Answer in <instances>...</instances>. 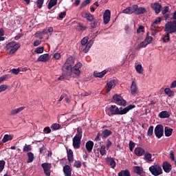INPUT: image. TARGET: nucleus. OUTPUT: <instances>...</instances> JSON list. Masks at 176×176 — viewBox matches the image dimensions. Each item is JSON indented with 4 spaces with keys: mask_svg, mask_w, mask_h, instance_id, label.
Instances as JSON below:
<instances>
[{
    "mask_svg": "<svg viewBox=\"0 0 176 176\" xmlns=\"http://www.w3.org/2000/svg\"><path fill=\"white\" fill-rule=\"evenodd\" d=\"M135 105L129 104L126 107H118L116 105H111L106 109L107 114L109 116H112V115H126L131 109H134Z\"/></svg>",
    "mask_w": 176,
    "mask_h": 176,
    "instance_id": "obj_1",
    "label": "nucleus"
},
{
    "mask_svg": "<svg viewBox=\"0 0 176 176\" xmlns=\"http://www.w3.org/2000/svg\"><path fill=\"white\" fill-rule=\"evenodd\" d=\"M80 68H82V64L78 62L73 67H72L71 70H68L64 73V75H65L68 79H69V78H79L80 76Z\"/></svg>",
    "mask_w": 176,
    "mask_h": 176,
    "instance_id": "obj_2",
    "label": "nucleus"
},
{
    "mask_svg": "<svg viewBox=\"0 0 176 176\" xmlns=\"http://www.w3.org/2000/svg\"><path fill=\"white\" fill-rule=\"evenodd\" d=\"M83 132L82 128L78 127L77 129V133L73 138V146L74 149H79L80 148V141L82 140V135Z\"/></svg>",
    "mask_w": 176,
    "mask_h": 176,
    "instance_id": "obj_3",
    "label": "nucleus"
},
{
    "mask_svg": "<svg viewBox=\"0 0 176 176\" xmlns=\"http://www.w3.org/2000/svg\"><path fill=\"white\" fill-rule=\"evenodd\" d=\"M20 43H17L16 41H12L6 45V49L10 50V54H14L20 49Z\"/></svg>",
    "mask_w": 176,
    "mask_h": 176,
    "instance_id": "obj_4",
    "label": "nucleus"
},
{
    "mask_svg": "<svg viewBox=\"0 0 176 176\" xmlns=\"http://www.w3.org/2000/svg\"><path fill=\"white\" fill-rule=\"evenodd\" d=\"M113 102L119 105L120 107H126L127 105V101L122 97L120 94H116L113 96Z\"/></svg>",
    "mask_w": 176,
    "mask_h": 176,
    "instance_id": "obj_5",
    "label": "nucleus"
},
{
    "mask_svg": "<svg viewBox=\"0 0 176 176\" xmlns=\"http://www.w3.org/2000/svg\"><path fill=\"white\" fill-rule=\"evenodd\" d=\"M75 64V60L74 59V57L69 56L63 65V70L65 71V74L68 71H71L72 69V67Z\"/></svg>",
    "mask_w": 176,
    "mask_h": 176,
    "instance_id": "obj_6",
    "label": "nucleus"
},
{
    "mask_svg": "<svg viewBox=\"0 0 176 176\" xmlns=\"http://www.w3.org/2000/svg\"><path fill=\"white\" fill-rule=\"evenodd\" d=\"M53 32V28L49 27L47 29H44L43 32L36 33V36H38L39 39H43L45 35H46V39H49V34L52 35Z\"/></svg>",
    "mask_w": 176,
    "mask_h": 176,
    "instance_id": "obj_7",
    "label": "nucleus"
},
{
    "mask_svg": "<svg viewBox=\"0 0 176 176\" xmlns=\"http://www.w3.org/2000/svg\"><path fill=\"white\" fill-rule=\"evenodd\" d=\"M164 31L168 34H173L176 32V21L168 22L165 25Z\"/></svg>",
    "mask_w": 176,
    "mask_h": 176,
    "instance_id": "obj_8",
    "label": "nucleus"
},
{
    "mask_svg": "<svg viewBox=\"0 0 176 176\" xmlns=\"http://www.w3.org/2000/svg\"><path fill=\"white\" fill-rule=\"evenodd\" d=\"M93 43H94V41L93 40H91L89 41V37L85 36L81 40V45L82 46H85L86 45L85 48L83 50L84 53H87L89 50H90V47L93 46Z\"/></svg>",
    "mask_w": 176,
    "mask_h": 176,
    "instance_id": "obj_9",
    "label": "nucleus"
},
{
    "mask_svg": "<svg viewBox=\"0 0 176 176\" xmlns=\"http://www.w3.org/2000/svg\"><path fill=\"white\" fill-rule=\"evenodd\" d=\"M149 170L151 174L155 176H159L161 175V174H163V169H162V166L160 164L150 166Z\"/></svg>",
    "mask_w": 176,
    "mask_h": 176,
    "instance_id": "obj_10",
    "label": "nucleus"
},
{
    "mask_svg": "<svg viewBox=\"0 0 176 176\" xmlns=\"http://www.w3.org/2000/svg\"><path fill=\"white\" fill-rule=\"evenodd\" d=\"M154 133L157 138H162L164 134V126L162 124L157 125L154 129Z\"/></svg>",
    "mask_w": 176,
    "mask_h": 176,
    "instance_id": "obj_11",
    "label": "nucleus"
},
{
    "mask_svg": "<svg viewBox=\"0 0 176 176\" xmlns=\"http://www.w3.org/2000/svg\"><path fill=\"white\" fill-rule=\"evenodd\" d=\"M138 86L137 85V82L135 81V78H133L131 85V94L132 96H137L138 94Z\"/></svg>",
    "mask_w": 176,
    "mask_h": 176,
    "instance_id": "obj_12",
    "label": "nucleus"
},
{
    "mask_svg": "<svg viewBox=\"0 0 176 176\" xmlns=\"http://www.w3.org/2000/svg\"><path fill=\"white\" fill-rule=\"evenodd\" d=\"M41 167L43 168L44 174H45L46 176H50V174H51L50 170H52V164L43 163L41 164Z\"/></svg>",
    "mask_w": 176,
    "mask_h": 176,
    "instance_id": "obj_13",
    "label": "nucleus"
},
{
    "mask_svg": "<svg viewBox=\"0 0 176 176\" xmlns=\"http://www.w3.org/2000/svg\"><path fill=\"white\" fill-rule=\"evenodd\" d=\"M137 10V5H133L132 6L128 7L122 10V13H124L125 14H133V13H135Z\"/></svg>",
    "mask_w": 176,
    "mask_h": 176,
    "instance_id": "obj_14",
    "label": "nucleus"
},
{
    "mask_svg": "<svg viewBox=\"0 0 176 176\" xmlns=\"http://www.w3.org/2000/svg\"><path fill=\"white\" fill-rule=\"evenodd\" d=\"M111 21V10H106L103 14V23L108 24Z\"/></svg>",
    "mask_w": 176,
    "mask_h": 176,
    "instance_id": "obj_15",
    "label": "nucleus"
},
{
    "mask_svg": "<svg viewBox=\"0 0 176 176\" xmlns=\"http://www.w3.org/2000/svg\"><path fill=\"white\" fill-rule=\"evenodd\" d=\"M118 85V80H111L107 82V93H109L111 91V89L115 88V87Z\"/></svg>",
    "mask_w": 176,
    "mask_h": 176,
    "instance_id": "obj_16",
    "label": "nucleus"
},
{
    "mask_svg": "<svg viewBox=\"0 0 176 176\" xmlns=\"http://www.w3.org/2000/svg\"><path fill=\"white\" fill-rule=\"evenodd\" d=\"M82 17L84 19H87L88 21H93L94 20V16L93 14H90L89 12L84 11L81 13Z\"/></svg>",
    "mask_w": 176,
    "mask_h": 176,
    "instance_id": "obj_17",
    "label": "nucleus"
},
{
    "mask_svg": "<svg viewBox=\"0 0 176 176\" xmlns=\"http://www.w3.org/2000/svg\"><path fill=\"white\" fill-rule=\"evenodd\" d=\"M162 168L165 173H170L173 168V166L168 162L165 161L162 164Z\"/></svg>",
    "mask_w": 176,
    "mask_h": 176,
    "instance_id": "obj_18",
    "label": "nucleus"
},
{
    "mask_svg": "<svg viewBox=\"0 0 176 176\" xmlns=\"http://www.w3.org/2000/svg\"><path fill=\"white\" fill-rule=\"evenodd\" d=\"M134 153L139 157L144 156V155H145V149H144L142 147H136L134 150Z\"/></svg>",
    "mask_w": 176,
    "mask_h": 176,
    "instance_id": "obj_19",
    "label": "nucleus"
},
{
    "mask_svg": "<svg viewBox=\"0 0 176 176\" xmlns=\"http://www.w3.org/2000/svg\"><path fill=\"white\" fill-rule=\"evenodd\" d=\"M37 60L41 63H47V61L50 60V55H49V54H42L38 58Z\"/></svg>",
    "mask_w": 176,
    "mask_h": 176,
    "instance_id": "obj_20",
    "label": "nucleus"
},
{
    "mask_svg": "<svg viewBox=\"0 0 176 176\" xmlns=\"http://www.w3.org/2000/svg\"><path fill=\"white\" fill-rule=\"evenodd\" d=\"M151 8L153 9V10H155L157 14H159L162 10V5H160L159 3H153L151 4Z\"/></svg>",
    "mask_w": 176,
    "mask_h": 176,
    "instance_id": "obj_21",
    "label": "nucleus"
},
{
    "mask_svg": "<svg viewBox=\"0 0 176 176\" xmlns=\"http://www.w3.org/2000/svg\"><path fill=\"white\" fill-rule=\"evenodd\" d=\"M63 173L65 176H72V168L69 165H65L63 167Z\"/></svg>",
    "mask_w": 176,
    "mask_h": 176,
    "instance_id": "obj_22",
    "label": "nucleus"
},
{
    "mask_svg": "<svg viewBox=\"0 0 176 176\" xmlns=\"http://www.w3.org/2000/svg\"><path fill=\"white\" fill-rule=\"evenodd\" d=\"M144 160L146 162V163H152L153 162V158L152 157V154L149 152H146L144 154Z\"/></svg>",
    "mask_w": 176,
    "mask_h": 176,
    "instance_id": "obj_23",
    "label": "nucleus"
},
{
    "mask_svg": "<svg viewBox=\"0 0 176 176\" xmlns=\"http://www.w3.org/2000/svg\"><path fill=\"white\" fill-rule=\"evenodd\" d=\"M93 146H94V142L93 141L89 140L86 142L85 148L88 153H91V151H93Z\"/></svg>",
    "mask_w": 176,
    "mask_h": 176,
    "instance_id": "obj_24",
    "label": "nucleus"
},
{
    "mask_svg": "<svg viewBox=\"0 0 176 176\" xmlns=\"http://www.w3.org/2000/svg\"><path fill=\"white\" fill-rule=\"evenodd\" d=\"M25 109V107H21L19 108L14 109L10 112V115L12 116L14 115H17V113H20V112H23Z\"/></svg>",
    "mask_w": 176,
    "mask_h": 176,
    "instance_id": "obj_25",
    "label": "nucleus"
},
{
    "mask_svg": "<svg viewBox=\"0 0 176 176\" xmlns=\"http://www.w3.org/2000/svg\"><path fill=\"white\" fill-rule=\"evenodd\" d=\"M133 171L135 173V174H138V175H144V169L141 166H134Z\"/></svg>",
    "mask_w": 176,
    "mask_h": 176,
    "instance_id": "obj_26",
    "label": "nucleus"
},
{
    "mask_svg": "<svg viewBox=\"0 0 176 176\" xmlns=\"http://www.w3.org/2000/svg\"><path fill=\"white\" fill-rule=\"evenodd\" d=\"M145 13H146V8L144 7H138V5H136L135 14H145Z\"/></svg>",
    "mask_w": 176,
    "mask_h": 176,
    "instance_id": "obj_27",
    "label": "nucleus"
},
{
    "mask_svg": "<svg viewBox=\"0 0 176 176\" xmlns=\"http://www.w3.org/2000/svg\"><path fill=\"white\" fill-rule=\"evenodd\" d=\"M107 162L111 168H115V167H116V162H115L113 157H108Z\"/></svg>",
    "mask_w": 176,
    "mask_h": 176,
    "instance_id": "obj_28",
    "label": "nucleus"
},
{
    "mask_svg": "<svg viewBox=\"0 0 176 176\" xmlns=\"http://www.w3.org/2000/svg\"><path fill=\"white\" fill-rule=\"evenodd\" d=\"M173 131L174 130L169 126L164 127V134L166 137H171L173 135Z\"/></svg>",
    "mask_w": 176,
    "mask_h": 176,
    "instance_id": "obj_29",
    "label": "nucleus"
},
{
    "mask_svg": "<svg viewBox=\"0 0 176 176\" xmlns=\"http://www.w3.org/2000/svg\"><path fill=\"white\" fill-rule=\"evenodd\" d=\"M159 118H161V119L170 118V113L167 111H163L159 113Z\"/></svg>",
    "mask_w": 176,
    "mask_h": 176,
    "instance_id": "obj_30",
    "label": "nucleus"
},
{
    "mask_svg": "<svg viewBox=\"0 0 176 176\" xmlns=\"http://www.w3.org/2000/svg\"><path fill=\"white\" fill-rule=\"evenodd\" d=\"M67 160L69 162H74V151L71 149L67 150Z\"/></svg>",
    "mask_w": 176,
    "mask_h": 176,
    "instance_id": "obj_31",
    "label": "nucleus"
},
{
    "mask_svg": "<svg viewBox=\"0 0 176 176\" xmlns=\"http://www.w3.org/2000/svg\"><path fill=\"white\" fill-rule=\"evenodd\" d=\"M107 74L106 70H104L101 72H95L94 73V76H96V78H104Z\"/></svg>",
    "mask_w": 176,
    "mask_h": 176,
    "instance_id": "obj_32",
    "label": "nucleus"
},
{
    "mask_svg": "<svg viewBox=\"0 0 176 176\" xmlns=\"http://www.w3.org/2000/svg\"><path fill=\"white\" fill-rule=\"evenodd\" d=\"M162 17H157L151 25L152 28H157V25L158 24H160V23H162Z\"/></svg>",
    "mask_w": 176,
    "mask_h": 176,
    "instance_id": "obj_33",
    "label": "nucleus"
},
{
    "mask_svg": "<svg viewBox=\"0 0 176 176\" xmlns=\"http://www.w3.org/2000/svg\"><path fill=\"white\" fill-rule=\"evenodd\" d=\"M165 94H167L168 97H174L175 93L170 88H165L164 89Z\"/></svg>",
    "mask_w": 176,
    "mask_h": 176,
    "instance_id": "obj_34",
    "label": "nucleus"
},
{
    "mask_svg": "<svg viewBox=\"0 0 176 176\" xmlns=\"http://www.w3.org/2000/svg\"><path fill=\"white\" fill-rule=\"evenodd\" d=\"M13 140V136L12 135L6 134L2 140V142L5 144V142H8V141H12Z\"/></svg>",
    "mask_w": 176,
    "mask_h": 176,
    "instance_id": "obj_35",
    "label": "nucleus"
},
{
    "mask_svg": "<svg viewBox=\"0 0 176 176\" xmlns=\"http://www.w3.org/2000/svg\"><path fill=\"white\" fill-rule=\"evenodd\" d=\"M99 152L102 156H105L107 155V147L105 145H102L99 148Z\"/></svg>",
    "mask_w": 176,
    "mask_h": 176,
    "instance_id": "obj_36",
    "label": "nucleus"
},
{
    "mask_svg": "<svg viewBox=\"0 0 176 176\" xmlns=\"http://www.w3.org/2000/svg\"><path fill=\"white\" fill-rule=\"evenodd\" d=\"M27 155L28 157L27 163H32L34 159V153H32V152H28Z\"/></svg>",
    "mask_w": 176,
    "mask_h": 176,
    "instance_id": "obj_37",
    "label": "nucleus"
},
{
    "mask_svg": "<svg viewBox=\"0 0 176 176\" xmlns=\"http://www.w3.org/2000/svg\"><path fill=\"white\" fill-rule=\"evenodd\" d=\"M32 151V146L31 144H25V146L23 148V152L27 153V152H31Z\"/></svg>",
    "mask_w": 176,
    "mask_h": 176,
    "instance_id": "obj_38",
    "label": "nucleus"
},
{
    "mask_svg": "<svg viewBox=\"0 0 176 176\" xmlns=\"http://www.w3.org/2000/svg\"><path fill=\"white\" fill-rule=\"evenodd\" d=\"M148 46V44L145 41L140 43L138 46L135 47V50H140V49H142V47H146Z\"/></svg>",
    "mask_w": 176,
    "mask_h": 176,
    "instance_id": "obj_39",
    "label": "nucleus"
},
{
    "mask_svg": "<svg viewBox=\"0 0 176 176\" xmlns=\"http://www.w3.org/2000/svg\"><path fill=\"white\" fill-rule=\"evenodd\" d=\"M45 52V47H38L34 50V53L36 54H42Z\"/></svg>",
    "mask_w": 176,
    "mask_h": 176,
    "instance_id": "obj_40",
    "label": "nucleus"
},
{
    "mask_svg": "<svg viewBox=\"0 0 176 176\" xmlns=\"http://www.w3.org/2000/svg\"><path fill=\"white\" fill-rule=\"evenodd\" d=\"M111 134L112 131L108 129H105L102 131V135L104 138H108V137H109V135H111Z\"/></svg>",
    "mask_w": 176,
    "mask_h": 176,
    "instance_id": "obj_41",
    "label": "nucleus"
},
{
    "mask_svg": "<svg viewBox=\"0 0 176 176\" xmlns=\"http://www.w3.org/2000/svg\"><path fill=\"white\" fill-rule=\"evenodd\" d=\"M51 129L53 131H56V130H60L61 129V125L58 123H54L51 125Z\"/></svg>",
    "mask_w": 176,
    "mask_h": 176,
    "instance_id": "obj_42",
    "label": "nucleus"
},
{
    "mask_svg": "<svg viewBox=\"0 0 176 176\" xmlns=\"http://www.w3.org/2000/svg\"><path fill=\"white\" fill-rule=\"evenodd\" d=\"M135 68L138 74H142V72H144V69L142 68V65H137L136 66H135Z\"/></svg>",
    "mask_w": 176,
    "mask_h": 176,
    "instance_id": "obj_43",
    "label": "nucleus"
},
{
    "mask_svg": "<svg viewBox=\"0 0 176 176\" xmlns=\"http://www.w3.org/2000/svg\"><path fill=\"white\" fill-rule=\"evenodd\" d=\"M162 41L164 43H167V42H170V33H166V34L164 35L162 37Z\"/></svg>",
    "mask_w": 176,
    "mask_h": 176,
    "instance_id": "obj_44",
    "label": "nucleus"
},
{
    "mask_svg": "<svg viewBox=\"0 0 176 176\" xmlns=\"http://www.w3.org/2000/svg\"><path fill=\"white\" fill-rule=\"evenodd\" d=\"M57 5V0H50L48 3V9H52L53 6H56Z\"/></svg>",
    "mask_w": 176,
    "mask_h": 176,
    "instance_id": "obj_45",
    "label": "nucleus"
},
{
    "mask_svg": "<svg viewBox=\"0 0 176 176\" xmlns=\"http://www.w3.org/2000/svg\"><path fill=\"white\" fill-rule=\"evenodd\" d=\"M118 176H130V172L129 170H122L118 173Z\"/></svg>",
    "mask_w": 176,
    "mask_h": 176,
    "instance_id": "obj_46",
    "label": "nucleus"
},
{
    "mask_svg": "<svg viewBox=\"0 0 176 176\" xmlns=\"http://www.w3.org/2000/svg\"><path fill=\"white\" fill-rule=\"evenodd\" d=\"M147 135L148 137H152L153 135V126H150L148 131H147Z\"/></svg>",
    "mask_w": 176,
    "mask_h": 176,
    "instance_id": "obj_47",
    "label": "nucleus"
},
{
    "mask_svg": "<svg viewBox=\"0 0 176 176\" xmlns=\"http://www.w3.org/2000/svg\"><path fill=\"white\" fill-rule=\"evenodd\" d=\"M86 26L83 25L81 23H79L77 25V30H79L80 31H85L86 30Z\"/></svg>",
    "mask_w": 176,
    "mask_h": 176,
    "instance_id": "obj_48",
    "label": "nucleus"
},
{
    "mask_svg": "<svg viewBox=\"0 0 176 176\" xmlns=\"http://www.w3.org/2000/svg\"><path fill=\"white\" fill-rule=\"evenodd\" d=\"M10 76L9 74H5L0 77V83H2L3 80H6V79H10Z\"/></svg>",
    "mask_w": 176,
    "mask_h": 176,
    "instance_id": "obj_49",
    "label": "nucleus"
},
{
    "mask_svg": "<svg viewBox=\"0 0 176 176\" xmlns=\"http://www.w3.org/2000/svg\"><path fill=\"white\" fill-rule=\"evenodd\" d=\"M100 25V23L97 21L96 20L94 21L93 23H91V28H97Z\"/></svg>",
    "mask_w": 176,
    "mask_h": 176,
    "instance_id": "obj_50",
    "label": "nucleus"
},
{
    "mask_svg": "<svg viewBox=\"0 0 176 176\" xmlns=\"http://www.w3.org/2000/svg\"><path fill=\"white\" fill-rule=\"evenodd\" d=\"M3 35H5V31H3V29L0 28V42L5 41V37H3Z\"/></svg>",
    "mask_w": 176,
    "mask_h": 176,
    "instance_id": "obj_51",
    "label": "nucleus"
},
{
    "mask_svg": "<svg viewBox=\"0 0 176 176\" xmlns=\"http://www.w3.org/2000/svg\"><path fill=\"white\" fill-rule=\"evenodd\" d=\"M135 147V143L133 141L129 142V149L131 152H133L134 151V148Z\"/></svg>",
    "mask_w": 176,
    "mask_h": 176,
    "instance_id": "obj_52",
    "label": "nucleus"
},
{
    "mask_svg": "<svg viewBox=\"0 0 176 176\" xmlns=\"http://www.w3.org/2000/svg\"><path fill=\"white\" fill-rule=\"evenodd\" d=\"M153 41V38L152 36H147L144 40V41L147 45H149L150 43H151Z\"/></svg>",
    "mask_w": 176,
    "mask_h": 176,
    "instance_id": "obj_53",
    "label": "nucleus"
},
{
    "mask_svg": "<svg viewBox=\"0 0 176 176\" xmlns=\"http://www.w3.org/2000/svg\"><path fill=\"white\" fill-rule=\"evenodd\" d=\"M5 164L6 162L4 160L0 161V173H2V171H3V168H5Z\"/></svg>",
    "mask_w": 176,
    "mask_h": 176,
    "instance_id": "obj_54",
    "label": "nucleus"
},
{
    "mask_svg": "<svg viewBox=\"0 0 176 176\" xmlns=\"http://www.w3.org/2000/svg\"><path fill=\"white\" fill-rule=\"evenodd\" d=\"M44 1L45 0H37L36 4H37V8H38V9H41V8L43 6Z\"/></svg>",
    "mask_w": 176,
    "mask_h": 176,
    "instance_id": "obj_55",
    "label": "nucleus"
},
{
    "mask_svg": "<svg viewBox=\"0 0 176 176\" xmlns=\"http://www.w3.org/2000/svg\"><path fill=\"white\" fill-rule=\"evenodd\" d=\"M145 28L143 25L139 26V28L137 30L138 34H141V32H144Z\"/></svg>",
    "mask_w": 176,
    "mask_h": 176,
    "instance_id": "obj_56",
    "label": "nucleus"
},
{
    "mask_svg": "<svg viewBox=\"0 0 176 176\" xmlns=\"http://www.w3.org/2000/svg\"><path fill=\"white\" fill-rule=\"evenodd\" d=\"M6 90H8V85H0V93H2V91H5Z\"/></svg>",
    "mask_w": 176,
    "mask_h": 176,
    "instance_id": "obj_57",
    "label": "nucleus"
},
{
    "mask_svg": "<svg viewBox=\"0 0 176 176\" xmlns=\"http://www.w3.org/2000/svg\"><path fill=\"white\" fill-rule=\"evenodd\" d=\"M89 3H90V0H85L81 3L80 8H85V6H87Z\"/></svg>",
    "mask_w": 176,
    "mask_h": 176,
    "instance_id": "obj_58",
    "label": "nucleus"
},
{
    "mask_svg": "<svg viewBox=\"0 0 176 176\" xmlns=\"http://www.w3.org/2000/svg\"><path fill=\"white\" fill-rule=\"evenodd\" d=\"M74 167H76V168H80V167H82V163L80 161H76L74 162Z\"/></svg>",
    "mask_w": 176,
    "mask_h": 176,
    "instance_id": "obj_59",
    "label": "nucleus"
},
{
    "mask_svg": "<svg viewBox=\"0 0 176 176\" xmlns=\"http://www.w3.org/2000/svg\"><path fill=\"white\" fill-rule=\"evenodd\" d=\"M11 72L14 75H19V74H20V69H11Z\"/></svg>",
    "mask_w": 176,
    "mask_h": 176,
    "instance_id": "obj_60",
    "label": "nucleus"
},
{
    "mask_svg": "<svg viewBox=\"0 0 176 176\" xmlns=\"http://www.w3.org/2000/svg\"><path fill=\"white\" fill-rule=\"evenodd\" d=\"M43 131L45 134H50V133H52V129H50V127L47 126L44 128Z\"/></svg>",
    "mask_w": 176,
    "mask_h": 176,
    "instance_id": "obj_61",
    "label": "nucleus"
},
{
    "mask_svg": "<svg viewBox=\"0 0 176 176\" xmlns=\"http://www.w3.org/2000/svg\"><path fill=\"white\" fill-rule=\"evenodd\" d=\"M53 57L55 60H60V58H61V54L60 53H55Z\"/></svg>",
    "mask_w": 176,
    "mask_h": 176,
    "instance_id": "obj_62",
    "label": "nucleus"
},
{
    "mask_svg": "<svg viewBox=\"0 0 176 176\" xmlns=\"http://www.w3.org/2000/svg\"><path fill=\"white\" fill-rule=\"evenodd\" d=\"M41 43H42V41H41V40H36L34 42L33 45H34V47H37V46H39V45H41Z\"/></svg>",
    "mask_w": 176,
    "mask_h": 176,
    "instance_id": "obj_63",
    "label": "nucleus"
},
{
    "mask_svg": "<svg viewBox=\"0 0 176 176\" xmlns=\"http://www.w3.org/2000/svg\"><path fill=\"white\" fill-rule=\"evenodd\" d=\"M65 16H67V12H62L59 14V19H64V17H65Z\"/></svg>",
    "mask_w": 176,
    "mask_h": 176,
    "instance_id": "obj_64",
    "label": "nucleus"
}]
</instances>
